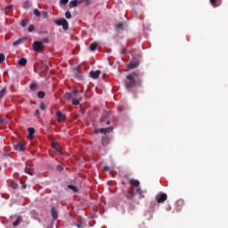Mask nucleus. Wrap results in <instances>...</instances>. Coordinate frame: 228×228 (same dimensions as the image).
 Segmentation results:
<instances>
[{"label":"nucleus","instance_id":"27","mask_svg":"<svg viewBox=\"0 0 228 228\" xmlns=\"http://www.w3.org/2000/svg\"><path fill=\"white\" fill-rule=\"evenodd\" d=\"M86 6H90V4H92V1L91 0H78L79 4H81V3H85Z\"/></svg>","mask_w":228,"mask_h":228},{"label":"nucleus","instance_id":"6","mask_svg":"<svg viewBox=\"0 0 228 228\" xmlns=\"http://www.w3.org/2000/svg\"><path fill=\"white\" fill-rule=\"evenodd\" d=\"M56 117L57 122H65L67 118V116H65V114L61 113L60 110L56 112Z\"/></svg>","mask_w":228,"mask_h":228},{"label":"nucleus","instance_id":"21","mask_svg":"<svg viewBox=\"0 0 228 228\" xmlns=\"http://www.w3.org/2000/svg\"><path fill=\"white\" fill-rule=\"evenodd\" d=\"M140 195L141 199H143V191H142V189L140 187H137L136 191H135V195Z\"/></svg>","mask_w":228,"mask_h":228},{"label":"nucleus","instance_id":"17","mask_svg":"<svg viewBox=\"0 0 228 228\" xmlns=\"http://www.w3.org/2000/svg\"><path fill=\"white\" fill-rule=\"evenodd\" d=\"M124 24H125L124 21L118 22L116 25V29L124 31Z\"/></svg>","mask_w":228,"mask_h":228},{"label":"nucleus","instance_id":"46","mask_svg":"<svg viewBox=\"0 0 228 228\" xmlns=\"http://www.w3.org/2000/svg\"><path fill=\"white\" fill-rule=\"evenodd\" d=\"M53 149H55V150H56V152H58L59 154H61V150H59V148H58V147L53 146Z\"/></svg>","mask_w":228,"mask_h":228},{"label":"nucleus","instance_id":"22","mask_svg":"<svg viewBox=\"0 0 228 228\" xmlns=\"http://www.w3.org/2000/svg\"><path fill=\"white\" fill-rule=\"evenodd\" d=\"M99 47V44L97 43H93L90 45L89 49L90 51H95Z\"/></svg>","mask_w":228,"mask_h":228},{"label":"nucleus","instance_id":"50","mask_svg":"<svg viewBox=\"0 0 228 228\" xmlns=\"http://www.w3.org/2000/svg\"><path fill=\"white\" fill-rule=\"evenodd\" d=\"M78 92H79V90H77V89L73 90V94H77Z\"/></svg>","mask_w":228,"mask_h":228},{"label":"nucleus","instance_id":"43","mask_svg":"<svg viewBox=\"0 0 228 228\" xmlns=\"http://www.w3.org/2000/svg\"><path fill=\"white\" fill-rule=\"evenodd\" d=\"M77 228H83V221H79L78 224H77Z\"/></svg>","mask_w":228,"mask_h":228},{"label":"nucleus","instance_id":"25","mask_svg":"<svg viewBox=\"0 0 228 228\" xmlns=\"http://www.w3.org/2000/svg\"><path fill=\"white\" fill-rule=\"evenodd\" d=\"M25 172L26 174H28V175H33L35 174V172L33 171V169L29 168V167H26L25 168Z\"/></svg>","mask_w":228,"mask_h":228},{"label":"nucleus","instance_id":"29","mask_svg":"<svg viewBox=\"0 0 228 228\" xmlns=\"http://www.w3.org/2000/svg\"><path fill=\"white\" fill-rule=\"evenodd\" d=\"M37 97H38L39 99H44V97H45V93L44 91H39V92L37 93Z\"/></svg>","mask_w":228,"mask_h":228},{"label":"nucleus","instance_id":"33","mask_svg":"<svg viewBox=\"0 0 228 228\" xmlns=\"http://www.w3.org/2000/svg\"><path fill=\"white\" fill-rule=\"evenodd\" d=\"M105 129V134H108V133H111L113 131V126H110Z\"/></svg>","mask_w":228,"mask_h":228},{"label":"nucleus","instance_id":"45","mask_svg":"<svg viewBox=\"0 0 228 228\" xmlns=\"http://www.w3.org/2000/svg\"><path fill=\"white\" fill-rule=\"evenodd\" d=\"M103 170H104V172H110V167L109 166H104Z\"/></svg>","mask_w":228,"mask_h":228},{"label":"nucleus","instance_id":"19","mask_svg":"<svg viewBox=\"0 0 228 228\" xmlns=\"http://www.w3.org/2000/svg\"><path fill=\"white\" fill-rule=\"evenodd\" d=\"M25 10H28L29 8H31V3L29 2V0H27L23 3V6H22Z\"/></svg>","mask_w":228,"mask_h":228},{"label":"nucleus","instance_id":"3","mask_svg":"<svg viewBox=\"0 0 228 228\" xmlns=\"http://www.w3.org/2000/svg\"><path fill=\"white\" fill-rule=\"evenodd\" d=\"M138 65H140V59L134 57L127 64V68L133 70L134 69H137Z\"/></svg>","mask_w":228,"mask_h":228},{"label":"nucleus","instance_id":"10","mask_svg":"<svg viewBox=\"0 0 228 228\" xmlns=\"http://www.w3.org/2000/svg\"><path fill=\"white\" fill-rule=\"evenodd\" d=\"M209 1L213 8H218V6L222 4V0H209Z\"/></svg>","mask_w":228,"mask_h":228},{"label":"nucleus","instance_id":"24","mask_svg":"<svg viewBox=\"0 0 228 228\" xmlns=\"http://www.w3.org/2000/svg\"><path fill=\"white\" fill-rule=\"evenodd\" d=\"M6 87H4L1 91H0V99H3L4 97V95H6Z\"/></svg>","mask_w":228,"mask_h":228},{"label":"nucleus","instance_id":"41","mask_svg":"<svg viewBox=\"0 0 228 228\" xmlns=\"http://www.w3.org/2000/svg\"><path fill=\"white\" fill-rule=\"evenodd\" d=\"M40 110H42V111L45 110V103L44 102L40 103Z\"/></svg>","mask_w":228,"mask_h":228},{"label":"nucleus","instance_id":"2","mask_svg":"<svg viewBox=\"0 0 228 228\" xmlns=\"http://www.w3.org/2000/svg\"><path fill=\"white\" fill-rule=\"evenodd\" d=\"M53 22L57 26H62V28L64 29V31L69 30V21L65 18H61L59 20H53Z\"/></svg>","mask_w":228,"mask_h":228},{"label":"nucleus","instance_id":"35","mask_svg":"<svg viewBox=\"0 0 228 228\" xmlns=\"http://www.w3.org/2000/svg\"><path fill=\"white\" fill-rule=\"evenodd\" d=\"M6 60V57L4 56V53H0V64L3 63Z\"/></svg>","mask_w":228,"mask_h":228},{"label":"nucleus","instance_id":"18","mask_svg":"<svg viewBox=\"0 0 228 228\" xmlns=\"http://www.w3.org/2000/svg\"><path fill=\"white\" fill-rule=\"evenodd\" d=\"M28 63V60L26 58H21L19 61V65L21 67H26V64Z\"/></svg>","mask_w":228,"mask_h":228},{"label":"nucleus","instance_id":"13","mask_svg":"<svg viewBox=\"0 0 228 228\" xmlns=\"http://www.w3.org/2000/svg\"><path fill=\"white\" fill-rule=\"evenodd\" d=\"M129 184H131V186H135L136 188H138L140 187V181L135 179H130Z\"/></svg>","mask_w":228,"mask_h":228},{"label":"nucleus","instance_id":"20","mask_svg":"<svg viewBox=\"0 0 228 228\" xmlns=\"http://www.w3.org/2000/svg\"><path fill=\"white\" fill-rule=\"evenodd\" d=\"M12 10H13V5H7L6 7H4V12L5 15H8V12H12Z\"/></svg>","mask_w":228,"mask_h":228},{"label":"nucleus","instance_id":"49","mask_svg":"<svg viewBox=\"0 0 228 228\" xmlns=\"http://www.w3.org/2000/svg\"><path fill=\"white\" fill-rule=\"evenodd\" d=\"M57 169L59 170V172H61V170H63V167H61V166L58 165Z\"/></svg>","mask_w":228,"mask_h":228},{"label":"nucleus","instance_id":"15","mask_svg":"<svg viewBox=\"0 0 228 228\" xmlns=\"http://www.w3.org/2000/svg\"><path fill=\"white\" fill-rule=\"evenodd\" d=\"M10 122V119L8 118H0V126H6Z\"/></svg>","mask_w":228,"mask_h":228},{"label":"nucleus","instance_id":"53","mask_svg":"<svg viewBox=\"0 0 228 228\" xmlns=\"http://www.w3.org/2000/svg\"><path fill=\"white\" fill-rule=\"evenodd\" d=\"M107 126H110V121H107Z\"/></svg>","mask_w":228,"mask_h":228},{"label":"nucleus","instance_id":"32","mask_svg":"<svg viewBox=\"0 0 228 228\" xmlns=\"http://www.w3.org/2000/svg\"><path fill=\"white\" fill-rule=\"evenodd\" d=\"M64 99H72V93H66L64 94Z\"/></svg>","mask_w":228,"mask_h":228},{"label":"nucleus","instance_id":"42","mask_svg":"<svg viewBox=\"0 0 228 228\" xmlns=\"http://www.w3.org/2000/svg\"><path fill=\"white\" fill-rule=\"evenodd\" d=\"M41 17H43V19H47V12H41Z\"/></svg>","mask_w":228,"mask_h":228},{"label":"nucleus","instance_id":"8","mask_svg":"<svg viewBox=\"0 0 228 228\" xmlns=\"http://www.w3.org/2000/svg\"><path fill=\"white\" fill-rule=\"evenodd\" d=\"M13 149L14 151H20V152H22V151H24V143H22V142H19L13 145Z\"/></svg>","mask_w":228,"mask_h":228},{"label":"nucleus","instance_id":"47","mask_svg":"<svg viewBox=\"0 0 228 228\" xmlns=\"http://www.w3.org/2000/svg\"><path fill=\"white\" fill-rule=\"evenodd\" d=\"M35 138L34 134H28V140H33Z\"/></svg>","mask_w":228,"mask_h":228},{"label":"nucleus","instance_id":"14","mask_svg":"<svg viewBox=\"0 0 228 228\" xmlns=\"http://www.w3.org/2000/svg\"><path fill=\"white\" fill-rule=\"evenodd\" d=\"M51 215H52L53 220H58V211L56 210V208H51Z\"/></svg>","mask_w":228,"mask_h":228},{"label":"nucleus","instance_id":"39","mask_svg":"<svg viewBox=\"0 0 228 228\" xmlns=\"http://www.w3.org/2000/svg\"><path fill=\"white\" fill-rule=\"evenodd\" d=\"M72 103L74 104V106H79V100L73 99Z\"/></svg>","mask_w":228,"mask_h":228},{"label":"nucleus","instance_id":"26","mask_svg":"<svg viewBox=\"0 0 228 228\" xmlns=\"http://www.w3.org/2000/svg\"><path fill=\"white\" fill-rule=\"evenodd\" d=\"M134 195H135V192L128 191L126 193V199H133V197H134Z\"/></svg>","mask_w":228,"mask_h":228},{"label":"nucleus","instance_id":"36","mask_svg":"<svg viewBox=\"0 0 228 228\" xmlns=\"http://www.w3.org/2000/svg\"><path fill=\"white\" fill-rule=\"evenodd\" d=\"M37 83H32L31 85H30V86H29V88H30V90H33V91H35V90H37Z\"/></svg>","mask_w":228,"mask_h":228},{"label":"nucleus","instance_id":"4","mask_svg":"<svg viewBox=\"0 0 228 228\" xmlns=\"http://www.w3.org/2000/svg\"><path fill=\"white\" fill-rule=\"evenodd\" d=\"M32 47L36 53H42L44 51V43L42 41H36L33 43Z\"/></svg>","mask_w":228,"mask_h":228},{"label":"nucleus","instance_id":"31","mask_svg":"<svg viewBox=\"0 0 228 228\" xmlns=\"http://www.w3.org/2000/svg\"><path fill=\"white\" fill-rule=\"evenodd\" d=\"M33 13L36 17H41V12L38 9H34Z\"/></svg>","mask_w":228,"mask_h":228},{"label":"nucleus","instance_id":"30","mask_svg":"<svg viewBox=\"0 0 228 228\" xmlns=\"http://www.w3.org/2000/svg\"><path fill=\"white\" fill-rule=\"evenodd\" d=\"M20 26H21V28H26V26H28V20H21Z\"/></svg>","mask_w":228,"mask_h":228},{"label":"nucleus","instance_id":"51","mask_svg":"<svg viewBox=\"0 0 228 228\" xmlns=\"http://www.w3.org/2000/svg\"><path fill=\"white\" fill-rule=\"evenodd\" d=\"M104 118H106V117L102 116L101 118V122H104Z\"/></svg>","mask_w":228,"mask_h":228},{"label":"nucleus","instance_id":"40","mask_svg":"<svg viewBox=\"0 0 228 228\" xmlns=\"http://www.w3.org/2000/svg\"><path fill=\"white\" fill-rule=\"evenodd\" d=\"M41 42H42V44H49V38L45 37V38L42 39Z\"/></svg>","mask_w":228,"mask_h":228},{"label":"nucleus","instance_id":"44","mask_svg":"<svg viewBox=\"0 0 228 228\" xmlns=\"http://www.w3.org/2000/svg\"><path fill=\"white\" fill-rule=\"evenodd\" d=\"M69 3V0H60L61 4H67Z\"/></svg>","mask_w":228,"mask_h":228},{"label":"nucleus","instance_id":"12","mask_svg":"<svg viewBox=\"0 0 228 228\" xmlns=\"http://www.w3.org/2000/svg\"><path fill=\"white\" fill-rule=\"evenodd\" d=\"M77 4H79V0H73L69 3V8H77Z\"/></svg>","mask_w":228,"mask_h":228},{"label":"nucleus","instance_id":"16","mask_svg":"<svg viewBox=\"0 0 228 228\" xmlns=\"http://www.w3.org/2000/svg\"><path fill=\"white\" fill-rule=\"evenodd\" d=\"M20 222H22V217L18 216L17 219L12 223V225L17 227V225H20Z\"/></svg>","mask_w":228,"mask_h":228},{"label":"nucleus","instance_id":"5","mask_svg":"<svg viewBox=\"0 0 228 228\" xmlns=\"http://www.w3.org/2000/svg\"><path fill=\"white\" fill-rule=\"evenodd\" d=\"M167 199H168V196L167 195V193H163V192H160L156 196V200L158 204H163V202H165V200H167Z\"/></svg>","mask_w":228,"mask_h":228},{"label":"nucleus","instance_id":"52","mask_svg":"<svg viewBox=\"0 0 228 228\" xmlns=\"http://www.w3.org/2000/svg\"><path fill=\"white\" fill-rule=\"evenodd\" d=\"M121 54H126V49H123Z\"/></svg>","mask_w":228,"mask_h":228},{"label":"nucleus","instance_id":"55","mask_svg":"<svg viewBox=\"0 0 228 228\" xmlns=\"http://www.w3.org/2000/svg\"><path fill=\"white\" fill-rule=\"evenodd\" d=\"M0 33H1V29H0Z\"/></svg>","mask_w":228,"mask_h":228},{"label":"nucleus","instance_id":"7","mask_svg":"<svg viewBox=\"0 0 228 228\" xmlns=\"http://www.w3.org/2000/svg\"><path fill=\"white\" fill-rule=\"evenodd\" d=\"M89 76L90 77H92V79H99V76H101V70L97 69V70H92L89 72Z\"/></svg>","mask_w":228,"mask_h":228},{"label":"nucleus","instance_id":"23","mask_svg":"<svg viewBox=\"0 0 228 228\" xmlns=\"http://www.w3.org/2000/svg\"><path fill=\"white\" fill-rule=\"evenodd\" d=\"M94 133L95 134H99V133H101L102 134H106V132H105L104 128L96 129V130L94 131Z\"/></svg>","mask_w":228,"mask_h":228},{"label":"nucleus","instance_id":"34","mask_svg":"<svg viewBox=\"0 0 228 228\" xmlns=\"http://www.w3.org/2000/svg\"><path fill=\"white\" fill-rule=\"evenodd\" d=\"M35 31V25H29L28 26V33H33Z\"/></svg>","mask_w":228,"mask_h":228},{"label":"nucleus","instance_id":"9","mask_svg":"<svg viewBox=\"0 0 228 228\" xmlns=\"http://www.w3.org/2000/svg\"><path fill=\"white\" fill-rule=\"evenodd\" d=\"M28 40V37H20L16 41L12 43V45L16 47V45H20V44H23V42H26Z\"/></svg>","mask_w":228,"mask_h":228},{"label":"nucleus","instance_id":"11","mask_svg":"<svg viewBox=\"0 0 228 228\" xmlns=\"http://www.w3.org/2000/svg\"><path fill=\"white\" fill-rule=\"evenodd\" d=\"M110 142H111V139H110V137H108L106 134L102 136V143L104 147H106V145H109Z\"/></svg>","mask_w":228,"mask_h":228},{"label":"nucleus","instance_id":"48","mask_svg":"<svg viewBox=\"0 0 228 228\" xmlns=\"http://www.w3.org/2000/svg\"><path fill=\"white\" fill-rule=\"evenodd\" d=\"M39 115H40V110H37L35 111V116H36V117H38Z\"/></svg>","mask_w":228,"mask_h":228},{"label":"nucleus","instance_id":"54","mask_svg":"<svg viewBox=\"0 0 228 228\" xmlns=\"http://www.w3.org/2000/svg\"><path fill=\"white\" fill-rule=\"evenodd\" d=\"M4 74H8V71H4Z\"/></svg>","mask_w":228,"mask_h":228},{"label":"nucleus","instance_id":"28","mask_svg":"<svg viewBox=\"0 0 228 228\" xmlns=\"http://www.w3.org/2000/svg\"><path fill=\"white\" fill-rule=\"evenodd\" d=\"M68 188H69V190H72L73 191H75V193H77V191H78V189H77V187H76V185L69 184V185H68Z\"/></svg>","mask_w":228,"mask_h":228},{"label":"nucleus","instance_id":"37","mask_svg":"<svg viewBox=\"0 0 228 228\" xmlns=\"http://www.w3.org/2000/svg\"><path fill=\"white\" fill-rule=\"evenodd\" d=\"M65 17H66V19H71L72 18V14L70 13V12H65Z\"/></svg>","mask_w":228,"mask_h":228},{"label":"nucleus","instance_id":"1","mask_svg":"<svg viewBox=\"0 0 228 228\" xmlns=\"http://www.w3.org/2000/svg\"><path fill=\"white\" fill-rule=\"evenodd\" d=\"M126 79H128V81L125 83V86L127 90L133 88V86H141L142 82L143 81L142 74L138 72H132L131 74L126 75Z\"/></svg>","mask_w":228,"mask_h":228},{"label":"nucleus","instance_id":"38","mask_svg":"<svg viewBox=\"0 0 228 228\" xmlns=\"http://www.w3.org/2000/svg\"><path fill=\"white\" fill-rule=\"evenodd\" d=\"M28 134H35V128L29 127L28 128Z\"/></svg>","mask_w":228,"mask_h":228}]
</instances>
